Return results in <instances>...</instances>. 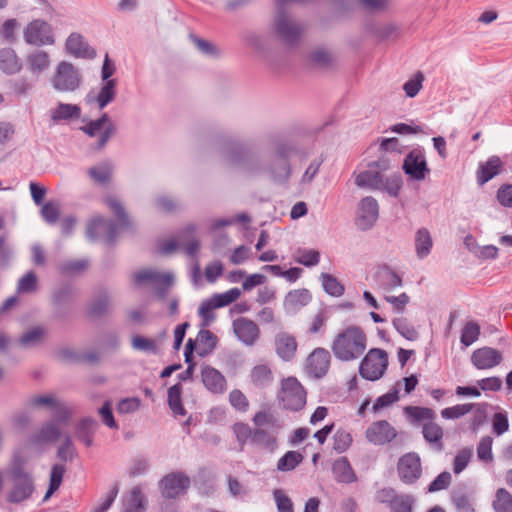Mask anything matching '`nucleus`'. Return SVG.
<instances>
[{
  "label": "nucleus",
  "instance_id": "1",
  "mask_svg": "<svg viewBox=\"0 0 512 512\" xmlns=\"http://www.w3.org/2000/svg\"><path fill=\"white\" fill-rule=\"evenodd\" d=\"M105 203L117 217L118 223H112L100 216L93 217L87 224L86 235L92 241L101 239L107 243H112L119 231L129 226V219L117 197L108 196Z\"/></svg>",
  "mask_w": 512,
  "mask_h": 512
},
{
  "label": "nucleus",
  "instance_id": "2",
  "mask_svg": "<svg viewBox=\"0 0 512 512\" xmlns=\"http://www.w3.org/2000/svg\"><path fill=\"white\" fill-rule=\"evenodd\" d=\"M10 487L6 494L7 502L11 504H21L29 500L35 490V478L32 472L26 470L16 460L9 468Z\"/></svg>",
  "mask_w": 512,
  "mask_h": 512
},
{
  "label": "nucleus",
  "instance_id": "3",
  "mask_svg": "<svg viewBox=\"0 0 512 512\" xmlns=\"http://www.w3.org/2000/svg\"><path fill=\"white\" fill-rule=\"evenodd\" d=\"M275 35L286 45H296L302 36L303 26L290 13L279 9L272 22Z\"/></svg>",
  "mask_w": 512,
  "mask_h": 512
},
{
  "label": "nucleus",
  "instance_id": "4",
  "mask_svg": "<svg viewBox=\"0 0 512 512\" xmlns=\"http://www.w3.org/2000/svg\"><path fill=\"white\" fill-rule=\"evenodd\" d=\"M241 295L238 288H232L224 293H217L201 302L198 315L202 319V325L208 326L215 320L214 310L230 305Z\"/></svg>",
  "mask_w": 512,
  "mask_h": 512
},
{
  "label": "nucleus",
  "instance_id": "5",
  "mask_svg": "<svg viewBox=\"0 0 512 512\" xmlns=\"http://www.w3.org/2000/svg\"><path fill=\"white\" fill-rule=\"evenodd\" d=\"M367 338L363 330L356 326L347 327L333 341V352H364Z\"/></svg>",
  "mask_w": 512,
  "mask_h": 512
},
{
  "label": "nucleus",
  "instance_id": "6",
  "mask_svg": "<svg viewBox=\"0 0 512 512\" xmlns=\"http://www.w3.org/2000/svg\"><path fill=\"white\" fill-rule=\"evenodd\" d=\"M279 399L285 409L298 411L306 404V392L296 378L288 377L281 383Z\"/></svg>",
  "mask_w": 512,
  "mask_h": 512
},
{
  "label": "nucleus",
  "instance_id": "7",
  "mask_svg": "<svg viewBox=\"0 0 512 512\" xmlns=\"http://www.w3.org/2000/svg\"><path fill=\"white\" fill-rule=\"evenodd\" d=\"M51 83L59 92H73L80 86L81 74L71 63L62 61L57 65Z\"/></svg>",
  "mask_w": 512,
  "mask_h": 512
},
{
  "label": "nucleus",
  "instance_id": "8",
  "mask_svg": "<svg viewBox=\"0 0 512 512\" xmlns=\"http://www.w3.org/2000/svg\"><path fill=\"white\" fill-rule=\"evenodd\" d=\"M133 281L139 286L152 285L156 294L164 299L173 283V275L171 273H160L154 269H141L133 274Z\"/></svg>",
  "mask_w": 512,
  "mask_h": 512
},
{
  "label": "nucleus",
  "instance_id": "9",
  "mask_svg": "<svg viewBox=\"0 0 512 512\" xmlns=\"http://www.w3.org/2000/svg\"><path fill=\"white\" fill-rule=\"evenodd\" d=\"M81 130L90 137H98L97 149L101 150L114 135L116 127L108 114L104 113L100 118L81 127Z\"/></svg>",
  "mask_w": 512,
  "mask_h": 512
},
{
  "label": "nucleus",
  "instance_id": "10",
  "mask_svg": "<svg viewBox=\"0 0 512 512\" xmlns=\"http://www.w3.org/2000/svg\"><path fill=\"white\" fill-rule=\"evenodd\" d=\"M402 169L411 180L415 181H423L430 173L425 154L420 149H413L406 155Z\"/></svg>",
  "mask_w": 512,
  "mask_h": 512
},
{
  "label": "nucleus",
  "instance_id": "11",
  "mask_svg": "<svg viewBox=\"0 0 512 512\" xmlns=\"http://www.w3.org/2000/svg\"><path fill=\"white\" fill-rule=\"evenodd\" d=\"M379 217V205L375 198L367 196L357 205L356 225L362 231L371 229Z\"/></svg>",
  "mask_w": 512,
  "mask_h": 512
},
{
  "label": "nucleus",
  "instance_id": "12",
  "mask_svg": "<svg viewBox=\"0 0 512 512\" xmlns=\"http://www.w3.org/2000/svg\"><path fill=\"white\" fill-rule=\"evenodd\" d=\"M26 43L35 46L51 45L54 43L50 25L40 19L30 22L24 30Z\"/></svg>",
  "mask_w": 512,
  "mask_h": 512
},
{
  "label": "nucleus",
  "instance_id": "13",
  "mask_svg": "<svg viewBox=\"0 0 512 512\" xmlns=\"http://www.w3.org/2000/svg\"><path fill=\"white\" fill-rule=\"evenodd\" d=\"M388 354H366L362 360L359 373L369 381L380 379L388 366Z\"/></svg>",
  "mask_w": 512,
  "mask_h": 512
},
{
  "label": "nucleus",
  "instance_id": "14",
  "mask_svg": "<svg viewBox=\"0 0 512 512\" xmlns=\"http://www.w3.org/2000/svg\"><path fill=\"white\" fill-rule=\"evenodd\" d=\"M387 168L388 166L384 161L369 164V168L367 170L353 174L356 186L368 190L380 189L382 187L383 175L377 169L386 170Z\"/></svg>",
  "mask_w": 512,
  "mask_h": 512
},
{
  "label": "nucleus",
  "instance_id": "15",
  "mask_svg": "<svg viewBox=\"0 0 512 512\" xmlns=\"http://www.w3.org/2000/svg\"><path fill=\"white\" fill-rule=\"evenodd\" d=\"M397 469L399 477L404 483H414L422 473L420 457L416 453L405 454L399 459Z\"/></svg>",
  "mask_w": 512,
  "mask_h": 512
},
{
  "label": "nucleus",
  "instance_id": "16",
  "mask_svg": "<svg viewBox=\"0 0 512 512\" xmlns=\"http://www.w3.org/2000/svg\"><path fill=\"white\" fill-rule=\"evenodd\" d=\"M397 436L395 428L385 420L373 422L366 430L365 437L373 445H385Z\"/></svg>",
  "mask_w": 512,
  "mask_h": 512
},
{
  "label": "nucleus",
  "instance_id": "17",
  "mask_svg": "<svg viewBox=\"0 0 512 512\" xmlns=\"http://www.w3.org/2000/svg\"><path fill=\"white\" fill-rule=\"evenodd\" d=\"M189 486V477L180 472L168 474L160 482L162 494L167 498H175L183 494Z\"/></svg>",
  "mask_w": 512,
  "mask_h": 512
},
{
  "label": "nucleus",
  "instance_id": "18",
  "mask_svg": "<svg viewBox=\"0 0 512 512\" xmlns=\"http://www.w3.org/2000/svg\"><path fill=\"white\" fill-rule=\"evenodd\" d=\"M311 301L312 294L308 289H293L285 295L283 309L287 315L293 316L299 313Z\"/></svg>",
  "mask_w": 512,
  "mask_h": 512
},
{
  "label": "nucleus",
  "instance_id": "19",
  "mask_svg": "<svg viewBox=\"0 0 512 512\" xmlns=\"http://www.w3.org/2000/svg\"><path fill=\"white\" fill-rule=\"evenodd\" d=\"M235 336L247 346L253 345L259 338V328L257 324L245 317L237 318L232 323Z\"/></svg>",
  "mask_w": 512,
  "mask_h": 512
},
{
  "label": "nucleus",
  "instance_id": "20",
  "mask_svg": "<svg viewBox=\"0 0 512 512\" xmlns=\"http://www.w3.org/2000/svg\"><path fill=\"white\" fill-rule=\"evenodd\" d=\"M503 170V162L498 156H491L487 161L481 162L476 171V179L479 185H484Z\"/></svg>",
  "mask_w": 512,
  "mask_h": 512
},
{
  "label": "nucleus",
  "instance_id": "21",
  "mask_svg": "<svg viewBox=\"0 0 512 512\" xmlns=\"http://www.w3.org/2000/svg\"><path fill=\"white\" fill-rule=\"evenodd\" d=\"M217 337L211 331L201 329L196 338H189L184 352H194L196 348L200 349L201 352H211L216 348Z\"/></svg>",
  "mask_w": 512,
  "mask_h": 512
},
{
  "label": "nucleus",
  "instance_id": "22",
  "mask_svg": "<svg viewBox=\"0 0 512 512\" xmlns=\"http://www.w3.org/2000/svg\"><path fill=\"white\" fill-rule=\"evenodd\" d=\"M62 437L60 427L55 423L48 421L44 423L30 438L32 444L44 445L56 442Z\"/></svg>",
  "mask_w": 512,
  "mask_h": 512
},
{
  "label": "nucleus",
  "instance_id": "23",
  "mask_svg": "<svg viewBox=\"0 0 512 512\" xmlns=\"http://www.w3.org/2000/svg\"><path fill=\"white\" fill-rule=\"evenodd\" d=\"M112 300L106 290L98 291L87 305V314L93 318H99L111 308Z\"/></svg>",
  "mask_w": 512,
  "mask_h": 512
},
{
  "label": "nucleus",
  "instance_id": "24",
  "mask_svg": "<svg viewBox=\"0 0 512 512\" xmlns=\"http://www.w3.org/2000/svg\"><path fill=\"white\" fill-rule=\"evenodd\" d=\"M252 421L258 428L267 426L273 431H279L283 426L276 412L267 405L263 406L261 410L254 415Z\"/></svg>",
  "mask_w": 512,
  "mask_h": 512
},
{
  "label": "nucleus",
  "instance_id": "25",
  "mask_svg": "<svg viewBox=\"0 0 512 512\" xmlns=\"http://www.w3.org/2000/svg\"><path fill=\"white\" fill-rule=\"evenodd\" d=\"M329 363V354H309L306 359L305 369L310 376L321 378L326 374Z\"/></svg>",
  "mask_w": 512,
  "mask_h": 512
},
{
  "label": "nucleus",
  "instance_id": "26",
  "mask_svg": "<svg viewBox=\"0 0 512 512\" xmlns=\"http://www.w3.org/2000/svg\"><path fill=\"white\" fill-rule=\"evenodd\" d=\"M278 431H270L264 428L254 429L252 444L267 450L268 452H274L278 447L276 433Z\"/></svg>",
  "mask_w": 512,
  "mask_h": 512
},
{
  "label": "nucleus",
  "instance_id": "27",
  "mask_svg": "<svg viewBox=\"0 0 512 512\" xmlns=\"http://www.w3.org/2000/svg\"><path fill=\"white\" fill-rule=\"evenodd\" d=\"M98 427L99 424L95 419L89 417L84 418L76 425L75 436L79 441L89 447L93 444V435Z\"/></svg>",
  "mask_w": 512,
  "mask_h": 512
},
{
  "label": "nucleus",
  "instance_id": "28",
  "mask_svg": "<svg viewBox=\"0 0 512 512\" xmlns=\"http://www.w3.org/2000/svg\"><path fill=\"white\" fill-rule=\"evenodd\" d=\"M202 381L205 387L213 393H222L225 389L224 376L212 367L203 368Z\"/></svg>",
  "mask_w": 512,
  "mask_h": 512
},
{
  "label": "nucleus",
  "instance_id": "29",
  "mask_svg": "<svg viewBox=\"0 0 512 512\" xmlns=\"http://www.w3.org/2000/svg\"><path fill=\"white\" fill-rule=\"evenodd\" d=\"M166 338V331L160 332L154 338H145L139 335L133 336L131 346L134 350L141 351H158L161 350L162 343Z\"/></svg>",
  "mask_w": 512,
  "mask_h": 512
},
{
  "label": "nucleus",
  "instance_id": "30",
  "mask_svg": "<svg viewBox=\"0 0 512 512\" xmlns=\"http://www.w3.org/2000/svg\"><path fill=\"white\" fill-rule=\"evenodd\" d=\"M47 337V329L44 326H33L24 331L18 342L23 348H32L45 341Z\"/></svg>",
  "mask_w": 512,
  "mask_h": 512
},
{
  "label": "nucleus",
  "instance_id": "31",
  "mask_svg": "<svg viewBox=\"0 0 512 512\" xmlns=\"http://www.w3.org/2000/svg\"><path fill=\"white\" fill-rule=\"evenodd\" d=\"M332 473L335 480L340 483H352L357 479L346 457H341L334 461Z\"/></svg>",
  "mask_w": 512,
  "mask_h": 512
},
{
  "label": "nucleus",
  "instance_id": "32",
  "mask_svg": "<svg viewBox=\"0 0 512 512\" xmlns=\"http://www.w3.org/2000/svg\"><path fill=\"white\" fill-rule=\"evenodd\" d=\"M422 434L424 439L433 445V447L442 451L443 443L442 438L444 435L442 427L434 421L425 422L422 427Z\"/></svg>",
  "mask_w": 512,
  "mask_h": 512
},
{
  "label": "nucleus",
  "instance_id": "33",
  "mask_svg": "<svg viewBox=\"0 0 512 512\" xmlns=\"http://www.w3.org/2000/svg\"><path fill=\"white\" fill-rule=\"evenodd\" d=\"M116 84V79L104 82L94 98H91L90 95L88 96V101H95L99 109H104L116 96Z\"/></svg>",
  "mask_w": 512,
  "mask_h": 512
},
{
  "label": "nucleus",
  "instance_id": "34",
  "mask_svg": "<svg viewBox=\"0 0 512 512\" xmlns=\"http://www.w3.org/2000/svg\"><path fill=\"white\" fill-rule=\"evenodd\" d=\"M80 115V107L74 104L59 103L54 109L50 110V117L53 122L78 119Z\"/></svg>",
  "mask_w": 512,
  "mask_h": 512
},
{
  "label": "nucleus",
  "instance_id": "35",
  "mask_svg": "<svg viewBox=\"0 0 512 512\" xmlns=\"http://www.w3.org/2000/svg\"><path fill=\"white\" fill-rule=\"evenodd\" d=\"M22 64L15 51L5 48L0 51V69L6 74H15L20 71Z\"/></svg>",
  "mask_w": 512,
  "mask_h": 512
},
{
  "label": "nucleus",
  "instance_id": "36",
  "mask_svg": "<svg viewBox=\"0 0 512 512\" xmlns=\"http://www.w3.org/2000/svg\"><path fill=\"white\" fill-rule=\"evenodd\" d=\"M433 241L430 232L426 228H420L415 234V251L419 259L426 258L432 249Z\"/></svg>",
  "mask_w": 512,
  "mask_h": 512
},
{
  "label": "nucleus",
  "instance_id": "37",
  "mask_svg": "<svg viewBox=\"0 0 512 512\" xmlns=\"http://www.w3.org/2000/svg\"><path fill=\"white\" fill-rule=\"evenodd\" d=\"M268 173L274 181L284 183L289 179L291 174L290 164L285 159L280 160L274 157L268 167Z\"/></svg>",
  "mask_w": 512,
  "mask_h": 512
},
{
  "label": "nucleus",
  "instance_id": "38",
  "mask_svg": "<svg viewBox=\"0 0 512 512\" xmlns=\"http://www.w3.org/2000/svg\"><path fill=\"white\" fill-rule=\"evenodd\" d=\"M27 65L33 74H39L47 70L50 66L48 53L43 50H36L30 53L27 57Z\"/></svg>",
  "mask_w": 512,
  "mask_h": 512
},
{
  "label": "nucleus",
  "instance_id": "39",
  "mask_svg": "<svg viewBox=\"0 0 512 512\" xmlns=\"http://www.w3.org/2000/svg\"><path fill=\"white\" fill-rule=\"evenodd\" d=\"M66 49L68 53L76 57H90L89 46L80 34L72 33L66 40Z\"/></svg>",
  "mask_w": 512,
  "mask_h": 512
},
{
  "label": "nucleus",
  "instance_id": "40",
  "mask_svg": "<svg viewBox=\"0 0 512 512\" xmlns=\"http://www.w3.org/2000/svg\"><path fill=\"white\" fill-rule=\"evenodd\" d=\"M113 172V165L110 161H103L96 166L89 168L88 174L98 184H106L110 181Z\"/></svg>",
  "mask_w": 512,
  "mask_h": 512
},
{
  "label": "nucleus",
  "instance_id": "41",
  "mask_svg": "<svg viewBox=\"0 0 512 512\" xmlns=\"http://www.w3.org/2000/svg\"><path fill=\"white\" fill-rule=\"evenodd\" d=\"M125 512H144L145 496L139 486L134 487L124 501Z\"/></svg>",
  "mask_w": 512,
  "mask_h": 512
},
{
  "label": "nucleus",
  "instance_id": "42",
  "mask_svg": "<svg viewBox=\"0 0 512 512\" xmlns=\"http://www.w3.org/2000/svg\"><path fill=\"white\" fill-rule=\"evenodd\" d=\"M473 408H476L477 411H480L483 413L482 405L480 404H473V403H465V404H458L452 407L444 408L441 411V416L444 419L448 420H454L459 419L462 416L468 414Z\"/></svg>",
  "mask_w": 512,
  "mask_h": 512
},
{
  "label": "nucleus",
  "instance_id": "43",
  "mask_svg": "<svg viewBox=\"0 0 512 512\" xmlns=\"http://www.w3.org/2000/svg\"><path fill=\"white\" fill-rule=\"evenodd\" d=\"M182 385L177 383L168 389V405L175 416H184L186 410L181 401Z\"/></svg>",
  "mask_w": 512,
  "mask_h": 512
},
{
  "label": "nucleus",
  "instance_id": "44",
  "mask_svg": "<svg viewBox=\"0 0 512 512\" xmlns=\"http://www.w3.org/2000/svg\"><path fill=\"white\" fill-rule=\"evenodd\" d=\"M303 461V455L298 451L286 452L277 462V470L280 472H289L298 467Z\"/></svg>",
  "mask_w": 512,
  "mask_h": 512
},
{
  "label": "nucleus",
  "instance_id": "45",
  "mask_svg": "<svg viewBox=\"0 0 512 512\" xmlns=\"http://www.w3.org/2000/svg\"><path fill=\"white\" fill-rule=\"evenodd\" d=\"M502 361V354H471L472 364L480 370L491 369Z\"/></svg>",
  "mask_w": 512,
  "mask_h": 512
},
{
  "label": "nucleus",
  "instance_id": "46",
  "mask_svg": "<svg viewBox=\"0 0 512 512\" xmlns=\"http://www.w3.org/2000/svg\"><path fill=\"white\" fill-rule=\"evenodd\" d=\"M66 469L65 466L62 464H55L50 473V481H49V487L48 490L43 498V501H47L54 492H56L63 480V475L65 473Z\"/></svg>",
  "mask_w": 512,
  "mask_h": 512
},
{
  "label": "nucleus",
  "instance_id": "47",
  "mask_svg": "<svg viewBox=\"0 0 512 512\" xmlns=\"http://www.w3.org/2000/svg\"><path fill=\"white\" fill-rule=\"evenodd\" d=\"M492 507L495 512H512V495L504 488L497 489Z\"/></svg>",
  "mask_w": 512,
  "mask_h": 512
},
{
  "label": "nucleus",
  "instance_id": "48",
  "mask_svg": "<svg viewBox=\"0 0 512 512\" xmlns=\"http://www.w3.org/2000/svg\"><path fill=\"white\" fill-rule=\"evenodd\" d=\"M58 401L59 398L55 394H38L30 397L28 405L31 408H45L49 411H52Z\"/></svg>",
  "mask_w": 512,
  "mask_h": 512
},
{
  "label": "nucleus",
  "instance_id": "49",
  "mask_svg": "<svg viewBox=\"0 0 512 512\" xmlns=\"http://www.w3.org/2000/svg\"><path fill=\"white\" fill-rule=\"evenodd\" d=\"M75 294V290L71 285L65 284L57 288L52 295V302L58 310L65 304L69 303Z\"/></svg>",
  "mask_w": 512,
  "mask_h": 512
},
{
  "label": "nucleus",
  "instance_id": "50",
  "mask_svg": "<svg viewBox=\"0 0 512 512\" xmlns=\"http://www.w3.org/2000/svg\"><path fill=\"white\" fill-rule=\"evenodd\" d=\"M251 379L254 385L265 387L272 382V372L267 365H257L251 372Z\"/></svg>",
  "mask_w": 512,
  "mask_h": 512
},
{
  "label": "nucleus",
  "instance_id": "51",
  "mask_svg": "<svg viewBox=\"0 0 512 512\" xmlns=\"http://www.w3.org/2000/svg\"><path fill=\"white\" fill-rule=\"evenodd\" d=\"M320 280L323 286L324 291L334 297H340L344 293V287L340 284V282L332 275L328 273H322L320 275Z\"/></svg>",
  "mask_w": 512,
  "mask_h": 512
},
{
  "label": "nucleus",
  "instance_id": "52",
  "mask_svg": "<svg viewBox=\"0 0 512 512\" xmlns=\"http://www.w3.org/2000/svg\"><path fill=\"white\" fill-rule=\"evenodd\" d=\"M403 181L400 174H393L388 177H382V187L379 191H385L392 197H397L401 190Z\"/></svg>",
  "mask_w": 512,
  "mask_h": 512
},
{
  "label": "nucleus",
  "instance_id": "53",
  "mask_svg": "<svg viewBox=\"0 0 512 512\" xmlns=\"http://www.w3.org/2000/svg\"><path fill=\"white\" fill-rule=\"evenodd\" d=\"M63 364L94 365L99 361V354H60Z\"/></svg>",
  "mask_w": 512,
  "mask_h": 512
},
{
  "label": "nucleus",
  "instance_id": "54",
  "mask_svg": "<svg viewBox=\"0 0 512 512\" xmlns=\"http://www.w3.org/2000/svg\"><path fill=\"white\" fill-rule=\"evenodd\" d=\"M380 286L385 292L402 286V279L392 270L386 269L380 274Z\"/></svg>",
  "mask_w": 512,
  "mask_h": 512
},
{
  "label": "nucleus",
  "instance_id": "55",
  "mask_svg": "<svg viewBox=\"0 0 512 512\" xmlns=\"http://www.w3.org/2000/svg\"><path fill=\"white\" fill-rule=\"evenodd\" d=\"M452 502L457 512H475L470 495L463 491H454Z\"/></svg>",
  "mask_w": 512,
  "mask_h": 512
},
{
  "label": "nucleus",
  "instance_id": "56",
  "mask_svg": "<svg viewBox=\"0 0 512 512\" xmlns=\"http://www.w3.org/2000/svg\"><path fill=\"white\" fill-rule=\"evenodd\" d=\"M480 326L473 321H470L464 325L461 332V343L464 347L472 345L479 337Z\"/></svg>",
  "mask_w": 512,
  "mask_h": 512
},
{
  "label": "nucleus",
  "instance_id": "57",
  "mask_svg": "<svg viewBox=\"0 0 512 512\" xmlns=\"http://www.w3.org/2000/svg\"><path fill=\"white\" fill-rule=\"evenodd\" d=\"M51 412L53 419L50 421L55 422L59 427L62 424H66L72 416V409L60 399Z\"/></svg>",
  "mask_w": 512,
  "mask_h": 512
},
{
  "label": "nucleus",
  "instance_id": "58",
  "mask_svg": "<svg viewBox=\"0 0 512 512\" xmlns=\"http://www.w3.org/2000/svg\"><path fill=\"white\" fill-rule=\"evenodd\" d=\"M275 343L277 352H295L297 349L295 337L287 332L277 334Z\"/></svg>",
  "mask_w": 512,
  "mask_h": 512
},
{
  "label": "nucleus",
  "instance_id": "59",
  "mask_svg": "<svg viewBox=\"0 0 512 512\" xmlns=\"http://www.w3.org/2000/svg\"><path fill=\"white\" fill-rule=\"evenodd\" d=\"M232 430L241 448L248 441L252 443L254 430L248 424L237 422L233 425Z\"/></svg>",
  "mask_w": 512,
  "mask_h": 512
},
{
  "label": "nucleus",
  "instance_id": "60",
  "mask_svg": "<svg viewBox=\"0 0 512 512\" xmlns=\"http://www.w3.org/2000/svg\"><path fill=\"white\" fill-rule=\"evenodd\" d=\"M393 326L407 340H416L418 338V332L404 317L395 318Z\"/></svg>",
  "mask_w": 512,
  "mask_h": 512
},
{
  "label": "nucleus",
  "instance_id": "61",
  "mask_svg": "<svg viewBox=\"0 0 512 512\" xmlns=\"http://www.w3.org/2000/svg\"><path fill=\"white\" fill-rule=\"evenodd\" d=\"M38 285L37 275L33 271L27 272L17 284V292L20 294L36 291Z\"/></svg>",
  "mask_w": 512,
  "mask_h": 512
},
{
  "label": "nucleus",
  "instance_id": "62",
  "mask_svg": "<svg viewBox=\"0 0 512 512\" xmlns=\"http://www.w3.org/2000/svg\"><path fill=\"white\" fill-rule=\"evenodd\" d=\"M473 456L472 448H463L459 450L453 461V472L460 474L469 464Z\"/></svg>",
  "mask_w": 512,
  "mask_h": 512
},
{
  "label": "nucleus",
  "instance_id": "63",
  "mask_svg": "<svg viewBox=\"0 0 512 512\" xmlns=\"http://www.w3.org/2000/svg\"><path fill=\"white\" fill-rule=\"evenodd\" d=\"M154 207L160 212L172 213L180 207V203L168 195H159L155 198Z\"/></svg>",
  "mask_w": 512,
  "mask_h": 512
},
{
  "label": "nucleus",
  "instance_id": "64",
  "mask_svg": "<svg viewBox=\"0 0 512 512\" xmlns=\"http://www.w3.org/2000/svg\"><path fill=\"white\" fill-rule=\"evenodd\" d=\"M190 39L200 53L210 57H217L220 55L219 49L211 42L194 35H191Z\"/></svg>",
  "mask_w": 512,
  "mask_h": 512
}]
</instances>
